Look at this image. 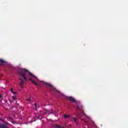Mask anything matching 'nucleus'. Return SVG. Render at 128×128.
Returning <instances> with one entry per match:
<instances>
[{"label":"nucleus","mask_w":128,"mask_h":128,"mask_svg":"<svg viewBox=\"0 0 128 128\" xmlns=\"http://www.w3.org/2000/svg\"><path fill=\"white\" fill-rule=\"evenodd\" d=\"M4 64H6V61L2 60H0V65H2Z\"/></svg>","instance_id":"0eeeda50"},{"label":"nucleus","mask_w":128,"mask_h":128,"mask_svg":"<svg viewBox=\"0 0 128 128\" xmlns=\"http://www.w3.org/2000/svg\"><path fill=\"white\" fill-rule=\"evenodd\" d=\"M11 92L13 94H18L16 92H14V90L12 88H11Z\"/></svg>","instance_id":"1a4fd4ad"},{"label":"nucleus","mask_w":128,"mask_h":128,"mask_svg":"<svg viewBox=\"0 0 128 128\" xmlns=\"http://www.w3.org/2000/svg\"><path fill=\"white\" fill-rule=\"evenodd\" d=\"M64 118H65V120H66V118H70V116L64 114Z\"/></svg>","instance_id":"423d86ee"},{"label":"nucleus","mask_w":128,"mask_h":128,"mask_svg":"<svg viewBox=\"0 0 128 128\" xmlns=\"http://www.w3.org/2000/svg\"><path fill=\"white\" fill-rule=\"evenodd\" d=\"M0 122H4V120L2 119V118H0Z\"/></svg>","instance_id":"dca6fc26"},{"label":"nucleus","mask_w":128,"mask_h":128,"mask_svg":"<svg viewBox=\"0 0 128 128\" xmlns=\"http://www.w3.org/2000/svg\"><path fill=\"white\" fill-rule=\"evenodd\" d=\"M66 98L67 100H68L72 102H76V99H74V98L72 96H66Z\"/></svg>","instance_id":"7ed1b4c3"},{"label":"nucleus","mask_w":128,"mask_h":128,"mask_svg":"<svg viewBox=\"0 0 128 128\" xmlns=\"http://www.w3.org/2000/svg\"><path fill=\"white\" fill-rule=\"evenodd\" d=\"M8 126V123L4 122V124H0V128H8L6 127Z\"/></svg>","instance_id":"20e7f679"},{"label":"nucleus","mask_w":128,"mask_h":128,"mask_svg":"<svg viewBox=\"0 0 128 128\" xmlns=\"http://www.w3.org/2000/svg\"><path fill=\"white\" fill-rule=\"evenodd\" d=\"M26 100H28V102H30V100H32V97H30L28 98H27Z\"/></svg>","instance_id":"9d476101"},{"label":"nucleus","mask_w":128,"mask_h":128,"mask_svg":"<svg viewBox=\"0 0 128 128\" xmlns=\"http://www.w3.org/2000/svg\"><path fill=\"white\" fill-rule=\"evenodd\" d=\"M40 116H39L37 117L38 120H40Z\"/></svg>","instance_id":"2eb2a0df"},{"label":"nucleus","mask_w":128,"mask_h":128,"mask_svg":"<svg viewBox=\"0 0 128 128\" xmlns=\"http://www.w3.org/2000/svg\"><path fill=\"white\" fill-rule=\"evenodd\" d=\"M7 120H12V118H8Z\"/></svg>","instance_id":"4468645a"},{"label":"nucleus","mask_w":128,"mask_h":128,"mask_svg":"<svg viewBox=\"0 0 128 128\" xmlns=\"http://www.w3.org/2000/svg\"><path fill=\"white\" fill-rule=\"evenodd\" d=\"M34 106H36V104H34Z\"/></svg>","instance_id":"f3484780"},{"label":"nucleus","mask_w":128,"mask_h":128,"mask_svg":"<svg viewBox=\"0 0 128 128\" xmlns=\"http://www.w3.org/2000/svg\"><path fill=\"white\" fill-rule=\"evenodd\" d=\"M52 114V113L50 112V110H46V112L42 114L44 115V114Z\"/></svg>","instance_id":"6e6552de"},{"label":"nucleus","mask_w":128,"mask_h":128,"mask_svg":"<svg viewBox=\"0 0 128 128\" xmlns=\"http://www.w3.org/2000/svg\"><path fill=\"white\" fill-rule=\"evenodd\" d=\"M8 68H14V66L11 64H8Z\"/></svg>","instance_id":"9b49d317"},{"label":"nucleus","mask_w":128,"mask_h":128,"mask_svg":"<svg viewBox=\"0 0 128 128\" xmlns=\"http://www.w3.org/2000/svg\"><path fill=\"white\" fill-rule=\"evenodd\" d=\"M4 100V97L0 95V100Z\"/></svg>","instance_id":"ddd939ff"},{"label":"nucleus","mask_w":128,"mask_h":128,"mask_svg":"<svg viewBox=\"0 0 128 128\" xmlns=\"http://www.w3.org/2000/svg\"><path fill=\"white\" fill-rule=\"evenodd\" d=\"M19 74L20 76L19 78L20 80V86L22 88H24V82H28L29 80L32 82L34 84L38 86V88L42 86H46V88H48L49 90H50L57 92V94H58L59 96H64L62 93H61L58 91V90H56V88L54 86L52 85V84L44 82L42 80H40L36 76L34 75V74L30 73V72H28L26 69H21L19 72Z\"/></svg>","instance_id":"f257e3e1"},{"label":"nucleus","mask_w":128,"mask_h":128,"mask_svg":"<svg viewBox=\"0 0 128 128\" xmlns=\"http://www.w3.org/2000/svg\"><path fill=\"white\" fill-rule=\"evenodd\" d=\"M34 122V120H32V121H31V122Z\"/></svg>","instance_id":"a211bd4d"},{"label":"nucleus","mask_w":128,"mask_h":128,"mask_svg":"<svg viewBox=\"0 0 128 128\" xmlns=\"http://www.w3.org/2000/svg\"><path fill=\"white\" fill-rule=\"evenodd\" d=\"M12 99L13 100H16V96H12Z\"/></svg>","instance_id":"f8f14e48"},{"label":"nucleus","mask_w":128,"mask_h":128,"mask_svg":"<svg viewBox=\"0 0 128 128\" xmlns=\"http://www.w3.org/2000/svg\"><path fill=\"white\" fill-rule=\"evenodd\" d=\"M76 108L78 112V114H77V116H79L80 118H81L84 124L87 126V128H90V124H92V126H94V122L92 121L90 117L86 116V114L84 112V111H83L84 108H82V106H76Z\"/></svg>","instance_id":"f03ea898"},{"label":"nucleus","mask_w":128,"mask_h":128,"mask_svg":"<svg viewBox=\"0 0 128 128\" xmlns=\"http://www.w3.org/2000/svg\"><path fill=\"white\" fill-rule=\"evenodd\" d=\"M71 120L72 122H75V124H78V118H76L74 117H72V119H71Z\"/></svg>","instance_id":"39448f33"}]
</instances>
